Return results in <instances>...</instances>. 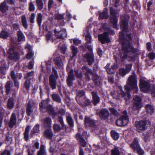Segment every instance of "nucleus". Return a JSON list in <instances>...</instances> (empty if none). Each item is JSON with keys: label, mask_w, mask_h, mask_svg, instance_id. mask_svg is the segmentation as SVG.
<instances>
[{"label": "nucleus", "mask_w": 155, "mask_h": 155, "mask_svg": "<svg viewBox=\"0 0 155 155\" xmlns=\"http://www.w3.org/2000/svg\"><path fill=\"white\" fill-rule=\"evenodd\" d=\"M122 30L119 32V39L123 51L127 53L132 52L135 53L137 50L130 42L132 41L133 38V34L129 31L131 30Z\"/></svg>", "instance_id": "f257e3e1"}, {"label": "nucleus", "mask_w": 155, "mask_h": 155, "mask_svg": "<svg viewBox=\"0 0 155 155\" xmlns=\"http://www.w3.org/2000/svg\"><path fill=\"white\" fill-rule=\"evenodd\" d=\"M40 109L42 112H44V109H45L49 115L54 118L57 115V113L54 111V108L50 105H48L45 101H41L39 104Z\"/></svg>", "instance_id": "f03ea898"}, {"label": "nucleus", "mask_w": 155, "mask_h": 155, "mask_svg": "<svg viewBox=\"0 0 155 155\" xmlns=\"http://www.w3.org/2000/svg\"><path fill=\"white\" fill-rule=\"evenodd\" d=\"M130 147L133 150V152L137 153L138 155H143L144 151L140 145L139 139L137 137L134 138L132 143L130 145Z\"/></svg>", "instance_id": "7ed1b4c3"}, {"label": "nucleus", "mask_w": 155, "mask_h": 155, "mask_svg": "<svg viewBox=\"0 0 155 155\" xmlns=\"http://www.w3.org/2000/svg\"><path fill=\"white\" fill-rule=\"evenodd\" d=\"M127 83L130 88L134 91L135 93H137L138 88L137 86V81L135 75H130L127 81Z\"/></svg>", "instance_id": "20e7f679"}, {"label": "nucleus", "mask_w": 155, "mask_h": 155, "mask_svg": "<svg viewBox=\"0 0 155 155\" xmlns=\"http://www.w3.org/2000/svg\"><path fill=\"white\" fill-rule=\"evenodd\" d=\"M129 121L128 117L122 115L118 119L116 120V124L118 127H124L127 124Z\"/></svg>", "instance_id": "39448f33"}, {"label": "nucleus", "mask_w": 155, "mask_h": 155, "mask_svg": "<svg viewBox=\"0 0 155 155\" xmlns=\"http://www.w3.org/2000/svg\"><path fill=\"white\" fill-rule=\"evenodd\" d=\"M8 58L11 60L17 61L20 58V56L19 53L15 52L14 48H10L8 52Z\"/></svg>", "instance_id": "423d86ee"}, {"label": "nucleus", "mask_w": 155, "mask_h": 155, "mask_svg": "<svg viewBox=\"0 0 155 155\" xmlns=\"http://www.w3.org/2000/svg\"><path fill=\"white\" fill-rule=\"evenodd\" d=\"M147 122L146 120H140L135 122V127L137 131L140 132L142 131L145 130L147 129Z\"/></svg>", "instance_id": "0eeeda50"}, {"label": "nucleus", "mask_w": 155, "mask_h": 155, "mask_svg": "<svg viewBox=\"0 0 155 155\" xmlns=\"http://www.w3.org/2000/svg\"><path fill=\"white\" fill-rule=\"evenodd\" d=\"M120 94L122 97L124 98L125 101H127V99H129L131 97L130 91V90H133L130 88L129 86H125L124 87L125 90L126 91L125 92L123 90L121 87H120Z\"/></svg>", "instance_id": "6e6552de"}, {"label": "nucleus", "mask_w": 155, "mask_h": 155, "mask_svg": "<svg viewBox=\"0 0 155 155\" xmlns=\"http://www.w3.org/2000/svg\"><path fill=\"white\" fill-rule=\"evenodd\" d=\"M82 69L86 70V71L89 72L90 74L93 77V80L95 84L97 85L100 83L99 76L96 74L94 73L91 68H88L87 66H84L82 67Z\"/></svg>", "instance_id": "1a4fd4ad"}, {"label": "nucleus", "mask_w": 155, "mask_h": 155, "mask_svg": "<svg viewBox=\"0 0 155 155\" xmlns=\"http://www.w3.org/2000/svg\"><path fill=\"white\" fill-rule=\"evenodd\" d=\"M98 41L102 44L105 43H108L110 42V40L108 36V34L106 32H104L103 34H99L98 36Z\"/></svg>", "instance_id": "9d476101"}, {"label": "nucleus", "mask_w": 155, "mask_h": 155, "mask_svg": "<svg viewBox=\"0 0 155 155\" xmlns=\"http://www.w3.org/2000/svg\"><path fill=\"white\" fill-rule=\"evenodd\" d=\"M139 85L140 90L144 92L149 90L151 87L150 83L143 79L140 80Z\"/></svg>", "instance_id": "9b49d317"}, {"label": "nucleus", "mask_w": 155, "mask_h": 155, "mask_svg": "<svg viewBox=\"0 0 155 155\" xmlns=\"http://www.w3.org/2000/svg\"><path fill=\"white\" fill-rule=\"evenodd\" d=\"M134 102L133 104V108L135 110L140 109L143 106L142 99L138 96H136L134 98Z\"/></svg>", "instance_id": "f8f14e48"}, {"label": "nucleus", "mask_w": 155, "mask_h": 155, "mask_svg": "<svg viewBox=\"0 0 155 155\" xmlns=\"http://www.w3.org/2000/svg\"><path fill=\"white\" fill-rule=\"evenodd\" d=\"M129 18L128 15H123L121 16L120 28L122 29H127Z\"/></svg>", "instance_id": "ddd939ff"}, {"label": "nucleus", "mask_w": 155, "mask_h": 155, "mask_svg": "<svg viewBox=\"0 0 155 155\" xmlns=\"http://www.w3.org/2000/svg\"><path fill=\"white\" fill-rule=\"evenodd\" d=\"M84 57L86 59L89 65H91L94 62V57L93 52H87L84 54Z\"/></svg>", "instance_id": "4468645a"}, {"label": "nucleus", "mask_w": 155, "mask_h": 155, "mask_svg": "<svg viewBox=\"0 0 155 155\" xmlns=\"http://www.w3.org/2000/svg\"><path fill=\"white\" fill-rule=\"evenodd\" d=\"M92 101L90 99L86 98L84 99L83 101H80L78 104L82 107L85 108L87 107L89 108L92 107Z\"/></svg>", "instance_id": "2eb2a0df"}, {"label": "nucleus", "mask_w": 155, "mask_h": 155, "mask_svg": "<svg viewBox=\"0 0 155 155\" xmlns=\"http://www.w3.org/2000/svg\"><path fill=\"white\" fill-rule=\"evenodd\" d=\"M98 115L99 117L101 119L106 120L108 118L109 113L107 109L103 108L99 112Z\"/></svg>", "instance_id": "dca6fc26"}, {"label": "nucleus", "mask_w": 155, "mask_h": 155, "mask_svg": "<svg viewBox=\"0 0 155 155\" xmlns=\"http://www.w3.org/2000/svg\"><path fill=\"white\" fill-rule=\"evenodd\" d=\"M84 122L86 127H94L95 126V123L94 121L87 116L85 117Z\"/></svg>", "instance_id": "f3484780"}, {"label": "nucleus", "mask_w": 155, "mask_h": 155, "mask_svg": "<svg viewBox=\"0 0 155 155\" xmlns=\"http://www.w3.org/2000/svg\"><path fill=\"white\" fill-rule=\"evenodd\" d=\"M85 39L86 40V45L87 46V48L90 52L93 51L92 46L88 44H91L92 42V37L90 34L87 33L85 36Z\"/></svg>", "instance_id": "a211bd4d"}, {"label": "nucleus", "mask_w": 155, "mask_h": 155, "mask_svg": "<svg viewBox=\"0 0 155 155\" xmlns=\"http://www.w3.org/2000/svg\"><path fill=\"white\" fill-rule=\"evenodd\" d=\"M58 78L54 77L53 75L49 77V85L52 89H55L57 87V80Z\"/></svg>", "instance_id": "6ab92c4d"}, {"label": "nucleus", "mask_w": 155, "mask_h": 155, "mask_svg": "<svg viewBox=\"0 0 155 155\" xmlns=\"http://www.w3.org/2000/svg\"><path fill=\"white\" fill-rule=\"evenodd\" d=\"M16 122L17 118L16 114L15 113H13L11 115L10 120L8 122L9 127L10 128H13L14 126L16 125Z\"/></svg>", "instance_id": "aec40b11"}, {"label": "nucleus", "mask_w": 155, "mask_h": 155, "mask_svg": "<svg viewBox=\"0 0 155 155\" xmlns=\"http://www.w3.org/2000/svg\"><path fill=\"white\" fill-rule=\"evenodd\" d=\"M54 30L57 38L63 39L67 36L66 30H60L59 31H57V30Z\"/></svg>", "instance_id": "412c9836"}, {"label": "nucleus", "mask_w": 155, "mask_h": 155, "mask_svg": "<svg viewBox=\"0 0 155 155\" xmlns=\"http://www.w3.org/2000/svg\"><path fill=\"white\" fill-rule=\"evenodd\" d=\"M48 30H39V32L41 35H43L45 32L46 33L45 35L46 39L47 42H48L52 36V32L48 31Z\"/></svg>", "instance_id": "4be33fe9"}, {"label": "nucleus", "mask_w": 155, "mask_h": 155, "mask_svg": "<svg viewBox=\"0 0 155 155\" xmlns=\"http://www.w3.org/2000/svg\"><path fill=\"white\" fill-rule=\"evenodd\" d=\"M92 100V102L94 106H96L100 101V97L97 92L92 91L91 92Z\"/></svg>", "instance_id": "5701e85b"}, {"label": "nucleus", "mask_w": 155, "mask_h": 155, "mask_svg": "<svg viewBox=\"0 0 155 155\" xmlns=\"http://www.w3.org/2000/svg\"><path fill=\"white\" fill-rule=\"evenodd\" d=\"M10 76L12 79L13 81L15 86L18 89L19 88V83L16 79L15 72L14 71H12L10 73Z\"/></svg>", "instance_id": "b1692460"}, {"label": "nucleus", "mask_w": 155, "mask_h": 155, "mask_svg": "<svg viewBox=\"0 0 155 155\" xmlns=\"http://www.w3.org/2000/svg\"><path fill=\"white\" fill-rule=\"evenodd\" d=\"M54 61L57 68H58L60 69L62 68L63 64L62 59L60 57H56L54 59Z\"/></svg>", "instance_id": "393cba45"}, {"label": "nucleus", "mask_w": 155, "mask_h": 155, "mask_svg": "<svg viewBox=\"0 0 155 155\" xmlns=\"http://www.w3.org/2000/svg\"><path fill=\"white\" fill-rule=\"evenodd\" d=\"M14 99L13 97H9L7 101V107L8 109L11 110L13 109L15 105Z\"/></svg>", "instance_id": "a878e982"}, {"label": "nucleus", "mask_w": 155, "mask_h": 155, "mask_svg": "<svg viewBox=\"0 0 155 155\" xmlns=\"http://www.w3.org/2000/svg\"><path fill=\"white\" fill-rule=\"evenodd\" d=\"M44 136L47 139L51 140L53 136V133L51 129H47L45 130Z\"/></svg>", "instance_id": "bb28decb"}, {"label": "nucleus", "mask_w": 155, "mask_h": 155, "mask_svg": "<svg viewBox=\"0 0 155 155\" xmlns=\"http://www.w3.org/2000/svg\"><path fill=\"white\" fill-rule=\"evenodd\" d=\"M110 23L112 24L113 28H117V23L118 20L117 17L116 16H112L110 18Z\"/></svg>", "instance_id": "cd10ccee"}, {"label": "nucleus", "mask_w": 155, "mask_h": 155, "mask_svg": "<svg viewBox=\"0 0 155 155\" xmlns=\"http://www.w3.org/2000/svg\"><path fill=\"white\" fill-rule=\"evenodd\" d=\"M40 125L37 124H36L33 127L32 130L31 131L30 136L32 137L33 135L35 133H39L40 132Z\"/></svg>", "instance_id": "c85d7f7f"}, {"label": "nucleus", "mask_w": 155, "mask_h": 155, "mask_svg": "<svg viewBox=\"0 0 155 155\" xmlns=\"http://www.w3.org/2000/svg\"><path fill=\"white\" fill-rule=\"evenodd\" d=\"M51 119L49 117L45 118L43 120L44 125L46 127L50 128L51 127Z\"/></svg>", "instance_id": "c756f323"}, {"label": "nucleus", "mask_w": 155, "mask_h": 155, "mask_svg": "<svg viewBox=\"0 0 155 155\" xmlns=\"http://www.w3.org/2000/svg\"><path fill=\"white\" fill-rule=\"evenodd\" d=\"M8 7L6 5L5 1L1 3L0 5V10L3 13H5L8 10Z\"/></svg>", "instance_id": "7c9ffc66"}, {"label": "nucleus", "mask_w": 155, "mask_h": 155, "mask_svg": "<svg viewBox=\"0 0 155 155\" xmlns=\"http://www.w3.org/2000/svg\"><path fill=\"white\" fill-rule=\"evenodd\" d=\"M66 121L70 128H72L74 127V122L71 115H69L67 116Z\"/></svg>", "instance_id": "2f4dec72"}, {"label": "nucleus", "mask_w": 155, "mask_h": 155, "mask_svg": "<svg viewBox=\"0 0 155 155\" xmlns=\"http://www.w3.org/2000/svg\"><path fill=\"white\" fill-rule=\"evenodd\" d=\"M52 100L58 103L61 102V99L59 94H53L51 95Z\"/></svg>", "instance_id": "473e14b6"}, {"label": "nucleus", "mask_w": 155, "mask_h": 155, "mask_svg": "<svg viewBox=\"0 0 155 155\" xmlns=\"http://www.w3.org/2000/svg\"><path fill=\"white\" fill-rule=\"evenodd\" d=\"M10 35L9 33L6 31L5 30H2L0 33V38L4 39H6Z\"/></svg>", "instance_id": "72a5a7b5"}, {"label": "nucleus", "mask_w": 155, "mask_h": 155, "mask_svg": "<svg viewBox=\"0 0 155 155\" xmlns=\"http://www.w3.org/2000/svg\"><path fill=\"white\" fill-rule=\"evenodd\" d=\"M30 128V126L29 125L26 127L25 132L24 133V138L26 141L29 139V133Z\"/></svg>", "instance_id": "f704fd0d"}, {"label": "nucleus", "mask_w": 155, "mask_h": 155, "mask_svg": "<svg viewBox=\"0 0 155 155\" xmlns=\"http://www.w3.org/2000/svg\"><path fill=\"white\" fill-rule=\"evenodd\" d=\"M33 112V110L30 103H28L26 106V113L28 116H30Z\"/></svg>", "instance_id": "c9c22d12"}, {"label": "nucleus", "mask_w": 155, "mask_h": 155, "mask_svg": "<svg viewBox=\"0 0 155 155\" xmlns=\"http://www.w3.org/2000/svg\"><path fill=\"white\" fill-rule=\"evenodd\" d=\"M45 146L41 144L39 151L37 152V155H45L46 153L45 149Z\"/></svg>", "instance_id": "e433bc0d"}, {"label": "nucleus", "mask_w": 155, "mask_h": 155, "mask_svg": "<svg viewBox=\"0 0 155 155\" xmlns=\"http://www.w3.org/2000/svg\"><path fill=\"white\" fill-rule=\"evenodd\" d=\"M146 111L147 113L152 115L154 112V109L152 106L150 104H147L146 105Z\"/></svg>", "instance_id": "4c0bfd02"}, {"label": "nucleus", "mask_w": 155, "mask_h": 155, "mask_svg": "<svg viewBox=\"0 0 155 155\" xmlns=\"http://www.w3.org/2000/svg\"><path fill=\"white\" fill-rule=\"evenodd\" d=\"M18 41L19 42L23 41L25 39V37L23 33L20 31H18L17 32Z\"/></svg>", "instance_id": "58836bf2"}, {"label": "nucleus", "mask_w": 155, "mask_h": 155, "mask_svg": "<svg viewBox=\"0 0 155 155\" xmlns=\"http://www.w3.org/2000/svg\"><path fill=\"white\" fill-rule=\"evenodd\" d=\"M110 134L113 139L114 140L118 139L119 135V134L114 130H112L110 132Z\"/></svg>", "instance_id": "ea45409f"}, {"label": "nucleus", "mask_w": 155, "mask_h": 155, "mask_svg": "<svg viewBox=\"0 0 155 155\" xmlns=\"http://www.w3.org/2000/svg\"><path fill=\"white\" fill-rule=\"evenodd\" d=\"M108 17V13L107 11H103L102 12L100 13L99 15V19H107Z\"/></svg>", "instance_id": "a19ab883"}, {"label": "nucleus", "mask_w": 155, "mask_h": 155, "mask_svg": "<svg viewBox=\"0 0 155 155\" xmlns=\"http://www.w3.org/2000/svg\"><path fill=\"white\" fill-rule=\"evenodd\" d=\"M11 82L10 81H8L6 82L5 85L6 89V93L7 95L9 94L11 90Z\"/></svg>", "instance_id": "79ce46f5"}, {"label": "nucleus", "mask_w": 155, "mask_h": 155, "mask_svg": "<svg viewBox=\"0 0 155 155\" xmlns=\"http://www.w3.org/2000/svg\"><path fill=\"white\" fill-rule=\"evenodd\" d=\"M26 79V80L24 84V86L26 90L28 91L30 87L31 79Z\"/></svg>", "instance_id": "37998d69"}, {"label": "nucleus", "mask_w": 155, "mask_h": 155, "mask_svg": "<svg viewBox=\"0 0 155 155\" xmlns=\"http://www.w3.org/2000/svg\"><path fill=\"white\" fill-rule=\"evenodd\" d=\"M36 3L39 10H41L43 8L44 4L42 0H36Z\"/></svg>", "instance_id": "c03bdc74"}, {"label": "nucleus", "mask_w": 155, "mask_h": 155, "mask_svg": "<svg viewBox=\"0 0 155 155\" xmlns=\"http://www.w3.org/2000/svg\"><path fill=\"white\" fill-rule=\"evenodd\" d=\"M132 53L130 54L128 56L129 58V61L130 62H132L133 61L134 62L135 61L136 56L134 54L135 53H133L132 52Z\"/></svg>", "instance_id": "a18cd8bd"}, {"label": "nucleus", "mask_w": 155, "mask_h": 155, "mask_svg": "<svg viewBox=\"0 0 155 155\" xmlns=\"http://www.w3.org/2000/svg\"><path fill=\"white\" fill-rule=\"evenodd\" d=\"M21 21L24 28L26 29L28 28V24L27 23L26 18L25 15H23L21 18Z\"/></svg>", "instance_id": "49530a36"}, {"label": "nucleus", "mask_w": 155, "mask_h": 155, "mask_svg": "<svg viewBox=\"0 0 155 155\" xmlns=\"http://www.w3.org/2000/svg\"><path fill=\"white\" fill-rule=\"evenodd\" d=\"M75 74L77 78L81 79L83 78V74L82 71L78 69H77L74 71Z\"/></svg>", "instance_id": "de8ad7c7"}, {"label": "nucleus", "mask_w": 155, "mask_h": 155, "mask_svg": "<svg viewBox=\"0 0 155 155\" xmlns=\"http://www.w3.org/2000/svg\"><path fill=\"white\" fill-rule=\"evenodd\" d=\"M110 64L108 63L105 67V69L108 74H114V71H113L112 69L109 68Z\"/></svg>", "instance_id": "09e8293b"}, {"label": "nucleus", "mask_w": 155, "mask_h": 155, "mask_svg": "<svg viewBox=\"0 0 155 155\" xmlns=\"http://www.w3.org/2000/svg\"><path fill=\"white\" fill-rule=\"evenodd\" d=\"M42 15L41 13L37 15V21L39 26H41L42 21Z\"/></svg>", "instance_id": "8fccbe9b"}, {"label": "nucleus", "mask_w": 155, "mask_h": 155, "mask_svg": "<svg viewBox=\"0 0 155 155\" xmlns=\"http://www.w3.org/2000/svg\"><path fill=\"white\" fill-rule=\"evenodd\" d=\"M127 73H128V72L125 70V68H121L119 69V74L121 76L123 77Z\"/></svg>", "instance_id": "3c124183"}, {"label": "nucleus", "mask_w": 155, "mask_h": 155, "mask_svg": "<svg viewBox=\"0 0 155 155\" xmlns=\"http://www.w3.org/2000/svg\"><path fill=\"white\" fill-rule=\"evenodd\" d=\"M111 155H120V153L119 150L117 147H115L111 150Z\"/></svg>", "instance_id": "603ef678"}, {"label": "nucleus", "mask_w": 155, "mask_h": 155, "mask_svg": "<svg viewBox=\"0 0 155 155\" xmlns=\"http://www.w3.org/2000/svg\"><path fill=\"white\" fill-rule=\"evenodd\" d=\"M67 79L74 81L75 80L74 76L73 74V70L71 69L68 73V75Z\"/></svg>", "instance_id": "864d4df0"}, {"label": "nucleus", "mask_w": 155, "mask_h": 155, "mask_svg": "<svg viewBox=\"0 0 155 155\" xmlns=\"http://www.w3.org/2000/svg\"><path fill=\"white\" fill-rule=\"evenodd\" d=\"M71 48L72 50V54L73 57L76 56L78 53V48L75 47L74 46L72 45Z\"/></svg>", "instance_id": "5fc2aeb1"}, {"label": "nucleus", "mask_w": 155, "mask_h": 155, "mask_svg": "<svg viewBox=\"0 0 155 155\" xmlns=\"http://www.w3.org/2000/svg\"><path fill=\"white\" fill-rule=\"evenodd\" d=\"M62 128V127H61L59 124H54L53 125V129L54 131L57 132H59Z\"/></svg>", "instance_id": "6e6d98bb"}, {"label": "nucleus", "mask_w": 155, "mask_h": 155, "mask_svg": "<svg viewBox=\"0 0 155 155\" xmlns=\"http://www.w3.org/2000/svg\"><path fill=\"white\" fill-rule=\"evenodd\" d=\"M58 120L61 124L62 127V128L63 129H64L65 128H66V126L65 125L64 123L63 117L61 116L58 117Z\"/></svg>", "instance_id": "4d7b16f0"}, {"label": "nucleus", "mask_w": 155, "mask_h": 155, "mask_svg": "<svg viewBox=\"0 0 155 155\" xmlns=\"http://www.w3.org/2000/svg\"><path fill=\"white\" fill-rule=\"evenodd\" d=\"M4 111L0 109V127L2 126L3 120L4 117Z\"/></svg>", "instance_id": "13d9d810"}, {"label": "nucleus", "mask_w": 155, "mask_h": 155, "mask_svg": "<svg viewBox=\"0 0 155 155\" xmlns=\"http://www.w3.org/2000/svg\"><path fill=\"white\" fill-rule=\"evenodd\" d=\"M29 10L30 11H35V5L32 2H29L28 5Z\"/></svg>", "instance_id": "bf43d9fd"}, {"label": "nucleus", "mask_w": 155, "mask_h": 155, "mask_svg": "<svg viewBox=\"0 0 155 155\" xmlns=\"http://www.w3.org/2000/svg\"><path fill=\"white\" fill-rule=\"evenodd\" d=\"M133 65V64L132 63L130 64H127L126 65V68L125 70L127 71L128 73L130 72L132 68V67Z\"/></svg>", "instance_id": "052dcab7"}, {"label": "nucleus", "mask_w": 155, "mask_h": 155, "mask_svg": "<svg viewBox=\"0 0 155 155\" xmlns=\"http://www.w3.org/2000/svg\"><path fill=\"white\" fill-rule=\"evenodd\" d=\"M76 138L79 142L81 140L84 138L83 136L81 135L80 133H78L76 135Z\"/></svg>", "instance_id": "680f3d73"}, {"label": "nucleus", "mask_w": 155, "mask_h": 155, "mask_svg": "<svg viewBox=\"0 0 155 155\" xmlns=\"http://www.w3.org/2000/svg\"><path fill=\"white\" fill-rule=\"evenodd\" d=\"M52 72L54 73V74L52 73L50 74V75H53L54 77H55L56 78H58V75L57 71L55 68L53 67L52 68Z\"/></svg>", "instance_id": "e2e57ef3"}, {"label": "nucleus", "mask_w": 155, "mask_h": 155, "mask_svg": "<svg viewBox=\"0 0 155 155\" xmlns=\"http://www.w3.org/2000/svg\"><path fill=\"white\" fill-rule=\"evenodd\" d=\"M109 110L112 114L117 116V112L116 110L113 107H110Z\"/></svg>", "instance_id": "0e129e2a"}, {"label": "nucleus", "mask_w": 155, "mask_h": 155, "mask_svg": "<svg viewBox=\"0 0 155 155\" xmlns=\"http://www.w3.org/2000/svg\"><path fill=\"white\" fill-rule=\"evenodd\" d=\"M148 57L150 59L153 60L155 58V53L154 52H150L149 53Z\"/></svg>", "instance_id": "69168bd1"}, {"label": "nucleus", "mask_w": 155, "mask_h": 155, "mask_svg": "<svg viewBox=\"0 0 155 155\" xmlns=\"http://www.w3.org/2000/svg\"><path fill=\"white\" fill-rule=\"evenodd\" d=\"M110 12L111 15L112 16H116L117 12L112 7L110 8Z\"/></svg>", "instance_id": "338daca9"}, {"label": "nucleus", "mask_w": 155, "mask_h": 155, "mask_svg": "<svg viewBox=\"0 0 155 155\" xmlns=\"http://www.w3.org/2000/svg\"><path fill=\"white\" fill-rule=\"evenodd\" d=\"M1 155H11V152L9 150H5L1 153Z\"/></svg>", "instance_id": "774afa93"}]
</instances>
